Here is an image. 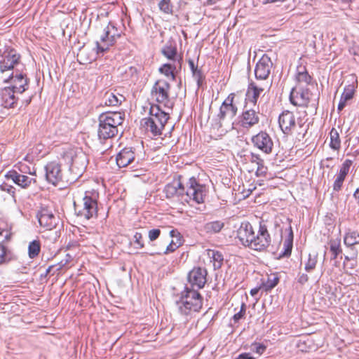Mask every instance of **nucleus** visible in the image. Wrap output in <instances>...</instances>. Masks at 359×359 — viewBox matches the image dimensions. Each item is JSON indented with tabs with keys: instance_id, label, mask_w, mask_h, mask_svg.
<instances>
[{
	"instance_id": "3",
	"label": "nucleus",
	"mask_w": 359,
	"mask_h": 359,
	"mask_svg": "<svg viewBox=\"0 0 359 359\" xmlns=\"http://www.w3.org/2000/svg\"><path fill=\"white\" fill-rule=\"evenodd\" d=\"M235 94L231 93L222 102L217 118L213 120L212 127L222 132L228 131L233 128V118L238 108L233 104Z\"/></svg>"
},
{
	"instance_id": "58",
	"label": "nucleus",
	"mask_w": 359,
	"mask_h": 359,
	"mask_svg": "<svg viewBox=\"0 0 359 359\" xmlns=\"http://www.w3.org/2000/svg\"><path fill=\"white\" fill-rule=\"evenodd\" d=\"M353 197L357 200L358 203H359V188L356 189L353 194Z\"/></svg>"
},
{
	"instance_id": "33",
	"label": "nucleus",
	"mask_w": 359,
	"mask_h": 359,
	"mask_svg": "<svg viewBox=\"0 0 359 359\" xmlns=\"http://www.w3.org/2000/svg\"><path fill=\"white\" fill-rule=\"evenodd\" d=\"M224 226V222L221 221H214L207 223L204 228L207 233H217L222 229Z\"/></svg>"
},
{
	"instance_id": "27",
	"label": "nucleus",
	"mask_w": 359,
	"mask_h": 359,
	"mask_svg": "<svg viewBox=\"0 0 359 359\" xmlns=\"http://www.w3.org/2000/svg\"><path fill=\"white\" fill-rule=\"evenodd\" d=\"M8 233L7 231L0 232V264L8 262L11 260V253L6 248L1 244L4 240H8Z\"/></svg>"
},
{
	"instance_id": "37",
	"label": "nucleus",
	"mask_w": 359,
	"mask_h": 359,
	"mask_svg": "<svg viewBox=\"0 0 359 359\" xmlns=\"http://www.w3.org/2000/svg\"><path fill=\"white\" fill-rule=\"evenodd\" d=\"M158 6L160 11L163 13L165 15H172L173 6L171 4V0H161Z\"/></svg>"
},
{
	"instance_id": "26",
	"label": "nucleus",
	"mask_w": 359,
	"mask_h": 359,
	"mask_svg": "<svg viewBox=\"0 0 359 359\" xmlns=\"http://www.w3.org/2000/svg\"><path fill=\"white\" fill-rule=\"evenodd\" d=\"M38 221L41 226L46 227L48 229H51L56 225V218L52 213L47 211L41 212L38 216Z\"/></svg>"
},
{
	"instance_id": "11",
	"label": "nucleus",
	"mask_w": 359,
	"mask_h": 359,
	"mask_svg": "<svg viewBox=\"0 0 359 359\" xmlns=\"http://www.w3.org/2000/svg\"><path fill=\"white\" fill-rule=\"evenodd\" d=\"M207 270L201 267L194 268L188 274V283L185 288L198 290L203 288L207 282Z\"/></svg>"
},
{
	"instance_id": "48",
	"label": "nucleus",
	"mask_w": 359,
	"mask_h": 359,
	"mask_svg": "<svg viewBox=\"0 0 359 359\" xmlns=\"http://www.w3.org/2000/svg\"><path fill=\"white\" fill-rule=\"evenodd\" d=\"M161 234V231L158 229H154L149 231L148 237L151 241L156 240Z\"/></svg>"
},
{
	"instance_id": "6",
	"label": "nucleus",
	"mask_w": 359,
	"mask_h": 359,
	"mask_svg": "<svg viewBox=\"0 0 359 359\" xmlns=\"http://www.w3.org/2000/svg\"><path fill=\"white\" fill-rule=\"evenodd\" d=\"M179 312L182 315H189L191 312H197L203 305V297L198 290L185 288L181 293L179 301H177Z\"/></svg>"
},
{
	"instance_id": "43",
	"label": "nucleus",
	"mask_w": 359,
	"mask_h": 359,
	"mask_svg": "<svg viewBox=\"0 0 359 359\" xmlns=\"http://www.w3.org/2000/svg\"><path fill=\"white\" fill-rule=\"evenodd\" d=\"M66 259L65 261H61L60 263H58L56 265H51L48 269L46 272L50 273L52 270H53L55 268L56 271H60L71 259L72 256L69 254H67Z\"/></svg>"
},
{
	"instance_id": "45",
	"label": "nucleus",
	"mask_w": 359,
	"mask_h": 359,
	"mask_svg": "<svg viewBox=\"0 0 359 359\" xmlns=\"http://www.w3.org/2000/svg\"><path fill=\"white\" fill-rule=\"evenodd\" d=\"M351 165H352V161L350 159H346L341 165V167L339 170V174L346 177V175H348V173L349 172Z\"/></svg>"
},
{
	"instance_id": "47",
	"label": "nucleus",
	"mask_w": 359,
	"mask_h": 359,
	"mask_svg": "<svg viewBox=\"0 0 359 359\" xmlns=\"http://www.w3.org/2000/svg\"><path fill=\"white\" fill-rule=\"evenodd\" d=\"M159 71L164 74L165 76H169L170 75H172L174 76L172 73V67L170 64H165L163 65L160 69Z\"/></svg>"
},
{
	"instance_id": "39",
	"label": "nucleus",
	"mask_w": 359,
	"mask_h": 359,
	"mask_svg": "<svg viewBox=\"0 0 359 359\" xmlns=\"http://www.w3.org/2000/svg\"><path fill=\"white\" fill-rule=\"evenodd\" d=\"M289 235L287 238L284 242V247L285 248V252L283 253L284 256H289L291 254L292 248V243H293V232L292 227H289Z\"/></svg>"
},
{
	"instance_id": "34",
	"label": "nucleus",
	"mask_w": 359,
	"mask_h": 359,
	"mask_svg": "<svg viewBox=\"0 0 359 359\" xmlns=\"http://www.w3.org/2000/svg\"><path fill=\"white\" fill-rule=\"evenodd\" d=\"M41 250V244L39 241H32L28 246V255L31 259L36 257Z\"/></svg>"
},
{
	"instance_id": "4",
	"label": "nucleus",
	"mask_w": 359,
	"mask_h": 359,
	"mask_svg": "<svg viewBox=\"0 0 359 359\" xmlns=\"http://www.w3.org/2000/svg\"><path fill=\"white\" fill-rule=\"evenodd\" d=\"M98 137L100 140L114 137L118 133V127L124 121V114L120 111H107L99 116Z\"/></svg>"
},
{
	"instance_id": "20",
	"label": "nucleus",
	"mask_w": 359,
	"mask_h": 359,
	"mask_svg": "<svg viewBox=\"0 0 359 359\" xmlns=\"http://www.w3.org/2000/svg\"><path fill=\"white\" fill-rule=\"evenodd\" d=\"M278 123L280 128L284 134H290L296 125L295 118L293 113L290 111H283L279 116Z\"/></svg>"
},
{
	"instance_id": "15",
	"label": "nucleus",
	"mask_w": 359,
	"mask_h": 359,
	"mask_svg": "<svg viewBox=\"0 0 359 359\" xmlns=\"http://www.w3.org/2000/svg\"><path fill=\"white\" fill-rule=\"evenodd\" d=\"M273 63L268 55L264 54L258 61L255 69V74L257 79L266 80L268 79Z\"/></svg>"
},
{
	"instance_id": "40",
	"label": "nucleus",
	"mask_w": 359,
	"mask_h": 359,
	"mask_svg": "<svg viewBox=\"0 0 359 359\" xmlns=\"http://www.w3.org/2000/svg\"><path fill=\"white\" fill-rule=\"evenodd\" d=\"M208 255L209 257L212 259L215 262V267L219 268L221 266L222 262L223 261V256L219 252L213 250H209Z\"/></svg>"
},
{
	"instance_id": "63",
	"label": "nucleus",
	"mask_w": 359,
	"mask_h": 359,
	"mask_svg": "<svg viewBox=\"0 0 359 359\" xmlns=\"http://www.w3.org/2000/svg\"><path fill=\"white\" fill-rule=\"evenodd\" d=\"M29 173L30 175H36V171L35 170H34L33 172L29 171Z\"/></svg>"
},
{
	"instance_id": "53",
	"label": "nucleus",
	"mask_w": 359,
	"mask_h": 359,
	"mask_svg": "<svg viewBox=\"0 0 359 359\" xmlns=\"http://www.w3.org/2000/svg\"><path fill=\"white\" fill-rule=\"evenodd\" d=\"M189 64L194 76H196V72H198V75L201 76V70H199L197 67H195L194 61L191 60H189Z\"/></svg>"
},
{
	"instance_id": "25",
	"label": "nucleus",
	"mask_w": 359,
	"mask_h": 359,
	"mask_svg": "<svg viewBox=\"0 0 359 359\" xmlns=\"http://www.w3.org/2000/svg\"><path fill=\"white\" fill-rule=\"evenodd\" d=\"M264 88L255 83H250L246 93V100L255 105L257 100Z\"/></svg>"
},
{
	"instance_id": "36",
	"label": "nucleus",
	"mask_w": 359,
	"mask_h": 359,
	"mask_svg": "<svg viewBox=\"0 0 359 359\" xmlns=\"http://www.w3.org/2000/svg\"><path fill=\"white\" fill-rule=\"evenodd\" d=\"M330 251L332 252V259H334L342 252L340 239L330 240Z\"/></svg>"
},
{
	"instance_id": "19",
	"label": "nucleus",
	"mask_w": 359,
	"mask_h": 359,
	"mask_svg": "<svg viewBox=\"0 0 359 359\" xmlns=\"http://www.w3.org/2000/svg\"><path fill=\"white\" fill-rule=\"evenodd\" d=\"M5 177L7 180H12L15 184L23 189L27 188L32 183L35 184L36 182V179L20 174L14 170L8 172Z\"/></svg>"
},
{
	"instance_id": "28",
	"label": "nucleus",
	"mask_w": 359,
	"mask_h": 359,
	"mask_svg": "<svg viewBox=\"0 0 359 359\" xmlns=\"http://www.w3.org/2000/svg\"><path fill=\"white\" fill-rule=\"evenodd\" d=\"M103 100L107 106H117L125 100V97L121 94L116 95L114 92L109 91L105 93Z\"/></svg>"
},
{
	"instance_id": "59",
	"label": "nucleus",
	"mask_w": 359,
	"mask_h": 359,
	"mask_svg": "<svg viewBox=\"0 0 359 359\" xmlns=\"http://www.w3.org/2000/svg\"><path fill=\"white\" fill-rule=\"evenodd\" d=\"M259 292V288H254L250 290V294L252 296L256 295Z\"/></svg>"
},
{
	"instance_id": "18",
	"label": "nucleus",
	"mask_w": 359,
	"mask_h": 359,
	"mask_svg": "<svg viewBox=\"0 0 359 359\" xmlns=\"http://www.w3.org/2000/svg\"><path fill=\"white\" fill-rule=\"evenodd\" d=\"M259 230L270 236L271 235L276 236L282 232L278 220L274 217L266 219H262L259 222Z\"/></svg>"
},
{
	"instance_id": "1",
	"label": "nucleus",
	"mask_w": 359,
	"mask_h": 359,
	"mask_svg": "<svg viewBox=\"0 0 359 359\" xmlns=\"http://www.w3.org/2000/svg\"><path fill=\"white\" fill-rule=\"evenodd\" d=\"M182 176L174 179L168 184L164 192L168 198H175L181 203H189L191 200L196 203L204 202L205 187L199 184L195 177H191L184 184Z\"/></svg>"
},
{
	"instance_id": "50",
	"label": "nucleus",
	"mask_w": 359,
	"mask_h": 359,
	"mask_svg": "<svg viewBox=\"0 0 359 359\" xmlns=\"http://www.w3.org/2000/svg\"><path fill=\"white\" fill-rule=\"evenodd\" d=\"M0 188L2 191H6L12 196H14L15 188L11 185L8 184L7 183H4L0 186Z\"/></svg>"
},
{
	"instance_id": "61",
	"label": "nucleus",
	"mask_w": 359,
	"mask_h": 359,
	"mask_svg": "<svg viewBox=\"0 0 359 359\" xmlns=\"http://www.w3.org/2000/svg\"><path fill=\"white\" fill-rule=\"evenodd\" d=\"M196 79H197L198 82L200 81V79L202 78V74H201V76L198 75V73L196 72V76H194Z\"/></svg>"
},
{
	"instance_id": "9",
	"label": "nucleus",
	"mask_w": 359,
	"mask_h": 359,
	"mask_svg": "<svg viewBox=\"0 0 359 359\" xmlns=\"http://www.w3.org/2000/svg\"><path fill=\"white\" fill-rule=\"evenodd\" d=\"M170 85L165 80L156 81L153 86L151 95L157 102L163 104L164 107L171 109L173 103L169 99Z\"/></svg>"
},
{
	"instance_id": "29",
	"label": "nucleus",
	"mask_w": 359,
	"mask_h": 359,
	"mask_svg": "<svg viewBox=\"0 0 359 359\" xmlns=\"http://www.w3.org/2000/svg\"><path fill=\"white\" fill-rule=\"evenodd\" d=\"M344 243L348 248H351L354 245L359 244V233L356 231L348 229L344 235Z\"/></svg>"
},
{
	"instance_id": "8",
	"label": "nucleus",
	"mask_w": 359,
	"mask_h": 359,
	"mask_svg": "<svg viewBox=\"0 0 359 359\" xmlns=\"http://www.w3.org/2000/svg\"><path fill=\"white\" fill-rule=\"evenodd\" d=\"M65 158L66 160H69V171L72 175L71 180H77L86 168L88 159L86 154L82 151H71L65 154Z\"/></svg>"
},
{
	"instance_id": "49",
	"label": "nucleus",
	"mask_w": 359,
	"mask_h": 359,
	"mask_svg": "<svg viewBox=\"0 0 359 359\" xmlns=\"http://www.w3.org/2000/svg\"><path fill=\"white\" fill-rule=\"evenodd\" d=\"M245 309H246V306L244 303H243L241 304L240 311L235 313L233 316L234 321L236 322V321L239 320L240 319H241L244 316V315L245 313Z\"/></svg>"
},
{
	"instance_id": "32",
	"label": "nucleus",
	"mask_w": 359,
	"mask_h": 359,
	"mask_svg": "<svg viewBox=\"0 0 359 359\" xmlns=\"http://www.w3.org/2000/svg\"><path fill=\"white\" fill-rule=\"evenodd\" d=\"M330 147L334 150H339L341 147V140L337 129L332 128L330 132Z\"/></svg>"
},
{
	"instance_id": "30",
	"label": "nucleus",
	"mask_w": 359,
	"mask_h": 359,
	"mask_svg": "<svg viewBox=\"0 0 359 359\" xmlns=\"http://www.w3.org/2000/svg\"><path fill=\"white\" fill-rule=\"evenodd\" d=\"M354 94L353 86H348L344 88V90L341 96L340 101L338 104V110L341 111L346 106V102L351 100Z\"/></svg>"
},
{
	"instance_id": "21",
	"label": "nucleus",
	"mask_w": 359,
	"mask_h": 359,
	"mask_svg": "<svg viewBox=\"0 0 359 359\" xmlns=\"http://www.w3.org/2000/svg\"><path fill=\"white\" fill-rule=\"evenodd\" d=\"M5 82L11 83V88L15 90V93H22L28 86L27 79L22 74H16L13 76L12 73L8 78L4 79Z\"/></svg>"
},
{
	"instance_id": "42",
	"label": "nucleus",
	"mask_w": 359,
	"mask_h": 359,
	"mask_svg": "<svg viewBox=\"0 0 359 359\" xmlns=\"http://www.w3.org/2000/svg\"><path fill=\"white\" fill-rule=\"evenodd\" d=\"M181 245H182L181 239H178L177 242H175V241L173 239H172L169 242V244L167 245L165 250L163 252V254L167 255V254L173 252Z\"/></svg>"
},
{
	"instance_id": "35",
	"label": "nucleus",
	"mask_w": 359,
	"mask_h": 359,
	"mask_svg": "<svg viewBox=\"0 0 359 359\" xmlns=\"http://www.w3.org/2000/svg\"><path fill=\"white\" fill-rule=\"evenodd\" d=\"M162 53L169 60L176 61L180 59L177 55L175 46H165L162 49Z\"/></svg>"
},
{
	"instance_id": "52",
	"label": "nucleus",
	"mask_w": 359,
	"mask_h": 359,
	"mask_svg": "<svg viewBox=\"0 0 359 359\" xmlns=\"http://www.w3.org/2000/svg\"><path fill=\"white\" fill-rule=\"evenodd\" d=\"M261 161H262V159L261 158V157L259 154H253V153L251 154L250 161L252 163H255L257 165L259 163L261 162Z\"/></svg>"
},
{
	"instance_id": "44",
	"label": "nucleus",
	"mask_w": 359,
	"mask_h": 359,
	"mask_svg": "<svg viewBox=\"0 0 359 359\" xmlns=\"http://www.w3.org/2000/svg\"><path fill=\"white\" fill-rule=\"evenodd\" d=\"M266 349V346L264 344L258 342H254L250 346V350L258 355L263 354Z\"/></svg>"
},
{
	"instance_id": "2",
	"label": "nucleus",
	"mask_w": 359,
	"mask_h": 359,
	"mask_svg": "<svg viewBox=\"0 0 359 359\" xmlns=\"http://www.w3.org/2000/svg\"><path fill=\"white\" fill-rule=\"evenodd\" d=\"M237 236L241 243L254 250L262 251L271 244V238L259 229L255 234L252 224L248 222H242L237 231Z\"/></svg>"
},
{
	"instance_id": "16",
	"label": "nucleus",
	"mask_w": 359,
	"mask_h": 359,
	"mask_svg": "<svg viewBox=\"0 0 359 359\" xmlns=\"http://www.w3.org/2000/svg\"><path fill=\"white\" fill-rule=\"evenodd\" d=\"M45 171L46 180L49 183L57 185L60 182L62 181L63 175L59 163L55 161L48 163L45 166Z\"/></svg>"
},
{
	"instance_id": "51",
	"label": "nucleus",
	"mask_w": 359,
	"mask_h": 359,
	"mask_svg": "<svg viewBox=\"0 0 359 359\" xmlns=\"http://www.w3.org/2000/svg\"><path fill=\"white\" fill-rule=\"evenodd\" d=\"M297 282L301 285L305 284L309 280L308 275L306 273H299L297 275Z\"/></svg>"
},
{
	"instance_id": "12",
	"label": "nucleus",
	"mask_w": 359,
	"mask_h": 359,
	"mask_svg": "<svg viewBox=\"0 0 359 359\" xmlns=\"http://www.w3.org/2000/svg\"><path fill=\"white\" fill-rule=\"evenodd\" d=\"M108 50V46H81L77 52L78 60L81 63H90L95 60L100 53Z\"/></svg>"
},
{
	"instance_id": "57",
	"label": "nucleus",
	"mask_w": 359,
	"mask_h": 359,
	"mask_svg": "<svg viewBox=\"0 0 359 359\" xmlns=\"http://www.w3.org/2000/svg\"><path fill=\"white\" fill-rule=\"evenodd\" d=\"M236 359H255V358L250 355V353H241Z\"/></svg>"
},
{
	"instance_id": "64",
	"label": "nucleus",
	"mask_w": 359,
	"mask_h": 359,
	"mask_svg": "<svg viewBox=\"0 0 359 359\" xmlns=\"http://www.w3.org/2000/svg\"><path fill=\"white\" fill-rule=\"evenodd\" d=\"M30 102V99L27 101V104H28Z\"/></svg>"
},
{
	"instance_id": "41",
	"label": "nucleus",
	"mask_w": 359,
	"mask_h": 359,
	"mask_svg": "<svg viewBox=\"0 0 359 359\" xmlns=\"http://www.w3.org/2000/svg\"><path fill=\"white\" fill-rule=\"evenodd\" d=\"M278 282L279 278L276 276L273 275L272 276L268 278L267 280L263 283V286L265 287L266 291L271 290L277 285Z\"/></svg>"
},
{
	"instance_id": "46",
	"label": "nucleus",
	"mask_w": 359,
	"mask_h": 359,
	"mask_svg": "<svg viewBox=\"0 0 359 359\" xmlns=\"http://www.w3.org/2000/svg\"><path fill=\"white\" fill-rule=\"evenodd\" d=\"M345 178V176L339 173L333 184V189L334 191H339L341 190Z\"/></svg>"
},
{
	"instance_id": "22",
	"label": "nucleus",
	"mask_w": 359,
	"mask_h": 359,
	"mask_svg": "<svg viewBox=\"0 0 359 359\" xmlns=\"http://www.w3.org/2000/svg\"><path fill=\"white\" fill-rule=\"evenodd\" d=\"M259 121L258 112L254 109H247L242 113L241 123L245 128H250Z\"/></svg>"
},
{
	"instance_id": "62",
	"label": "nucleus",
	"mask_w": 359,
	"mask_h": 359,
	"mask_svg": "<svg viewBox=\"0 0 359 359\" xmlns=\"http://www.w3.org/2000/svg\"><path fill=\"white\" fill-rule=\"evenodd\" d=\"M268 2H271V3H274V2H277V1H284L285 0H267Z\"/></svg>"
},
{
	"instance_id": "7",
	"label": "nucleus",
	"mask_w": 359,
	"mask_h": 359,
	"mask_svg": "<svg viewBox=\"0 0 359 359\" xmlns=\"http://www.w3.org/2000/svg\"><path fill=\"white\" fill-rule=\"evenodd\" d=\"M98 193L95 191H86L82 200L74 202V210L78 216L86 219L96 217L97 215Z\"/></svg>"
},
{
	"instance_id": "14",
	"label": "nucleus",
	"mask_w": 359,
	"mask_h": 359,
	"mask_svg": "<svg viewBox=\"0 0 359 359\" xmlns=\"http://www.w3.org/2000/svg\"><path fill=\"white\" fill-rule=\"evenodd\" d=\"M100 38L101 42L105 43L107 45H114L116 43H122L121 39L123 36L114 25L109 23L100 34Z\"/></svg>"
},
{
	"instance_id": "54",
	"label": "nucleus",
	"mask_w": 359,
	"mask_h": 359,
	"mask_svg": "<svg viewBox=\"0 0 359 359\" xmlns=\"http://www.w3.org/2000/svg\"><path fill=\"white\" fill-rule=\"evenodd\" d=\"M135 238V242L140 245V248H143L144 244L142 242V236L140 233H136L134 236Z\"/></svg>"
},
{
	"instance_id": "56",
	"label": "nucleus",
	"mask_w": 359,
	"mask_h": 359,
	"mask_svg": "<svg viewBox=\"0 0 359 359\" xmlns=\"http://www.w3.org/2000/svg\"><path fill=\"white\" fill-rule=\"evenodd\" d=\"M170 236L172 238H175V242H177L178 239H181L180 236V233L177 230H172L170 231Z\"/></svg>"
},
{
	"instance_id": "17",
	"label": "nucleus",
	"mask_w": 359,
	"mask_h": 359,
	"mask_svg": "<svg viewBox=\"0 0 359 359\" xmlns=\"http://www.w3.org/2000/svg\"><path fill=\"white\" fill-rule=\"evenodd\" d=\"M311 95L308 89H302L298 91L297 89L293 88L290 95V100L295 106L307 107L311 99Z\"/></svg>"
},
{
	"instance_id": "10",
	"label": "nucleus",
	"mask_w": 359,
	"mask_h": 359,
	"mask_svg": "<svg viewBox=\"0 0 359 359\" xmlns=\"http://www.w3.org/2000/svg\"><path fill=\"white\" fill-rule=\"evenodd\" d=\"M0 70L2 73L12 69L20 60V55L11 46H4L0 49Z\"/></svg>"
},
{
	"instance_id": "24",
	"label": "nucleus",
	"mask_w": 359,
	"mask_h": 359,
	"mask_svg": "<svg viewBox=\"0 0 359 359\" xmlns=\"http://www.w3.org/2000/svg\"><path fill=\"white\" fill-rule=\"evenodd\" d=\"M135 159V154L130 148H124L116 156V164L119 168H124L130 164Z\"/></svg>"
},
{
	"instance_id": "38",
	"label": "nucleus",
	"mask_w": 359,
	"mask_h": 359,
	"mask_svg": "<svg viewBox=\"0 0 359 359\" xmlns=\"http://www.w3.org/2000/svg\"><path fill=\"white\" fill-rule=\"evenodd\" d=\"M318 262L317 254H309L307 261L305 262L304 269L306 272H311L316 266Z\"/></svg>"
},
{
	"instance_id": "31",
	"label": "nucleus",
	"mask_w": 359,
	"mask_h": 359,
	"mask_svg": "<svg viewBox=\"0 0 359 359\" xmlns=\"http://www.w3.org/2000/svg\"><path fill=\"white\" fill-rule=\"evenodd\" d=\"M297 80L299 83H305L306 84L310 83L311 76L309 74L306 69L304 66H299L297 69Z\"/></svg>"
},
{
	"instance_id": "60",
	"label": "nucleus",
	"mask_w": 359,
	"mask_h": 359,
	"mask_svg": "<svg viewBox=\"0 0 359 359\" xmlns=\"http://www.w3.org/2000/svg\"><path fill=\"white\" fill-rule=\"evenodd\" d=\"M266 168L264 165V161H261L260 163H259L257 165V168Z\"/></svg>"
},
{
	"instance_id": "5",
	"label": "nucleus",
	"mask_w": 359,
	"mask_h": 359,
	"mask_svg": "<svg viewBox=\"0 0 359 359\" xmlns=\"http://www.w3.org/2000/svg\"><path fill=\"white\" fill-rule=\"evenodd\" d=\"M169 118L168 113L163 111L158 105H151L149 116L142 118L141 126L154 136L161 135Z\"/></svg>"
},
{
	"instance_id": "13",
	"label": "nucleus",
	"mask_w": 359,
	"mask_h": 359,
	"mask_svg": "<svg viewBox=\"0 0 359 359\" xmlns=\"http://www.w3.org/2000/svg\"><path fill=\"white\" fill-rule=\"evenodd\" d=\"M253 145L265 154H270L272 151L273 142L270 135L264 131H261L254 135L252 139Z\"/></svg>"
},
{
	"instance_id": "55",
	"label": "nucleus",
	"mask_w": 359,
	"mask_h": 359,
	"mask_svg": "<svg viewBox=\"0 0 359 359\" xmlns=\"http://www.w3.org/2000/svg\"><path fill=\"white\" fill-rule=\"evenodd\" d=\"M267 168H257L256 175L258 177L264 176L266 174Z\"/></svg>"
},
{
	"instance_id": "23",
	"label": "nucleus",
	"mask_w": 359,
	"mask_h": 359,
	"mask_svg": "<svg viewBox=\"0 0 359 359\" xmlns=\"http://www.w3.org/2000/svg\"><path fill=\"white\" fill-rule=\"evenodd\" d=\"M15 90L11 87H5L1 90V105L5 108H14L17 103Z\"/></svg>"
}]
</instances>
